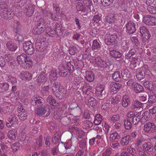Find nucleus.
<instances>
[{
    "label": "nucleus",
    "instance_id": "5701e85b",
    "mask_svg": "<svg viewBox=\"0 0 156 156\" xmlns=\"http://www.w3.org/2000/svg\"><path fill=\"white\" fill-rule=\"evenodd\" d=\"M133 88L134 91L136 93L141 92L144 90V88L142 86L136 82L133 84Z\"/></svg>",
    "mask_w": 156,
    "mask_h": 156
},
{
    "label": "nucleus",
    "instance_id": "9d476101",
    "mask_svg": "<svg viewBox=\"0 0 156 156\" xmlns=\"http://www.w3.org/2000/svg\"><path fill=\"white\" fill-rule=\"evenodd\" d=\"M9 122H7L6 126L8 127H11L18 124V119L16 115H11L7 119Z\"/></svg>",
    "mask_w": 156,
    "mask_h": 156
},
{
    "label": "nucleus",
    "instance_id": "c85d7f7f",
    "mask_svg": "<svg viewBox=\"0 0 156 156\" xmlns=\"http://www.w3.org/2000/svg\"><path fill=\"white\" fill-rule=\"evenodd\" d=\"M121 75L124 80H127L131 76L130 73L127 69H123L121 72Z\"/></svg>",
    "mask_w": 156,
    "mask_h": 156
},
{
    "label": "nucleus",
    "instance_id": "1a4fd4ad",
    "mask_svg": "<svg viewBox=\"0 0 156 156\" xmlns=\"http://www.w3.org/2000/svg\"><path fill=\"white\" fill-rule=\"evenodd\" d=\"M144 130L147 133L154 132L156 131V126L153 122H148L144 125Z\"/></svg>",
    "mask_w": 156,
    "mask_h": 156
},
{
    "label": "nucleus",
    "instance_id": "423d86ee",
    "mask_svg": "<svg viewBox=\"0 0 156 156\" xmlns=\"http://www.w3.org/2000/svg\"><path fill=\"white\" fill-rule=\"evenodd\" d=\"M35 112L38 115H44L45 117L49 115L50 113V108L48 105L45 107H41L36 110Z\"/></svg>",
    "mask_w": 156,
    "mask_h": 156
},
{
    "label": "nucleus",
    "instance_id": "20e7f679",
    "mask_svg": "<svg viewBox=\"0 0 156 156\" xmlns=\"http://www.w3.org/2000/svg\"><path fill=\"white\" fill-rule=\"evenodd\" d=\"M45 23V22L43 19H40L37 27H35L34 28V33L35 34H39L43 33L46 28Z\"/></svg>",
    "mask_w": 156,
    "mask_h": 156
},
{
    "label": "nucleus",
    "instance_id": "2f4dec72",
    "mask_svg": "<svg viewBox=\"0 0 156 156\" xmlns=\"http://www.w3.org/2000/svg\"><path fill=\"white\" fill-rule=\"evenodd\" d=\"M11 28L15 32L17 31L18 29L20 28V25L19 23L17 21H14L12 22L10 24Z\"/></svg>",
    "mask_w": 156,
    "mask_h": 156
},
{
    "label": "nucleus",
    "instance_id": "a18cd8bd",
    "mask_svg": "<svg viewBox=\"0 0 156 156\" xmlns=\"http://www.w3.org/2000/svg\"><path fill=\"white\" fill-rule=\"evenodd\" d=\"M63 112L62 110L61 109L58 110L54 113V118L56 119L60 118L62 117Z\"/></svg>",
    "mask_w": 156,
    "mask_h": 156
},
{
    "label": "nucleus",
    "instance_id": "79ce46f5",
    "mask_svg": "<svg viewBox=\"0 0 156 156\" xmlns=\"http://www.w3.org/2000/svg\"><path fill=\"white\" fill-rule=\"evenodd\" d=\"M102 120V117L100 114L97 115L95 117L94 123L96 125L100 124Z\"/></svg>",
    "mask_w": 156,
    "mask_h": 156
},
{
    "label": "nucleus",
    "instance_id": "6e6d98bb",
    "mask_svg": "<svg viewBox=\"0 0 156 156\" xmlns=\"http://www.w3.org/2000/svg\"><path fill=\"white\" fill-rule=\"evenodd\" d=\"M75 130L76 132V134L80 138L84 134V132L83 130L77 127L75 128Z\"/></svg>",
    "mask_w": 156,
    "mask_h": 156
},
{
    "label": "nucleus",
    "instance_id": "f8f14e48",
    "mask_svg": "<svg viewBox=\"0 0 156 156\" xmlns=\"http://www.w3.org/2000/svg\"><path fill=\"white\" fill-rule=\"evenodd\" d=\"M35 6V5L31 4L27 5L24 10V13L27 16H31L34 14Z\"/></svg>",
    "mask_w": 156,
    "mask_h": 156
},
{
    "label": "nucleus",
    "instance_id": "4468645a",
    "mask_svg": "<svg viewBox=\"0 0 156 156\" xmlns=\"http://www.w3.org/2000/svg\"><path fill=\"white\" fill-rule=\"evenodd\" d=\"M126 31L129 34L133 33L136 30L135 24L133 21H129L126 24Z\"/></svg>",
    "mask_w": 156,
    "mask_h": 156
},
{
    "label": "nucleus",
    "instance_id": "9b49d317",
    "mask_svg": "<svg viewBox=\"0 0 156 156\" xmlns=\"http://www.w3.org/2000/svg\"><path fill=\"white\" fill-rule=\"evenodd\" d=\"M17 112L20 119L21 120H24L27 116V112L22 107L21 104L20 103L17 108Z\"/></svg>",
    "mask_w": 156,
    "mask_h": 156
},
{
    "label": "nucleus",
    "instance_id": "0eeeda50",
    "mask_svg": "<svg viewBox=\"0 0 156 156\" xmlns=\"http://www.w3.org/2000/svg\"><path fill=\"white\" fill-rule=\"evenodd\" d=\"M14 108V106L8 102H5L2 107L0 108V112L2 114L11 112Z\"/></svg>",
    "mask_w": 156,
    "mask_h": 156
},
{
    "label": "nucleus",
    "instance_id": "603ef678",
    "mask_svg": "<svg viewBox=\"0 0 156 156\" xmlns=\"http://www.w3.org/2000/svg\"><path fill=\"white\" fill-rule=\"evenodd\" d=\"M144 86L148 90H152L153 89V87L152 85L150 83V82L149 81L147 80L144 82L143 83Z\"/></svg>",
    "mask_w": 156,
    "mask_h": 156
},
{
    "label": "nucleus",
    "instance_id": "5fc2aeb1",
    "mask_svg": "<svg viewBox=\"0 0 156 156\" xmlns=\"http://www.w3.org/2000/svg\"><path fill=\"white\" fill-rule=\"evenodd\" d=\"M125 127L127 129H129L132 128V124L130 119H127L124 121Z\"/></svg>",
    "mask_w": 156,
    "mask_h": 156
},
{
    "label": "nucleus",
    "instance_id": "a878e982",
    "mask_svg": "<svg viewBox=\"0 0 156 156\" xmlns=\"http://www.w3.org/2000/svg\"><path fill=\"white\" fill-rule=\"evenodd\" d=\"M91 89V87L88 84L84 82L82 87L83 94L85 95L88 94Z\"/></svg>",
    "mask_w": 156,
    "mask_h": 156
},
{
    "label": "nucleus",
    "instance_id": "774afa93",
    "mask_svg": "<svg viewBox=\"0 0 156 156\" xmlns=\"http://www.w3.org/2000/svg\"><path fill=\"white\" fill-rule=\"evenodd\" d=\"M112 148H108L105 151L102 153L103 156H110L112 153Z\"/></svg>",
    "mask_w": 156,
    "mask_h": 156
},
{
    "label": "nucleus",
    "instance_id": "a211bd4d",
    "mask_svg": "<svg viewBox=\"0 0 156 156\" xmlns=\"http://www.w3.org/2000/svg\"><path fill=\"white\" fill-rule=\"evenodd\" d=\"M29 57V56L25 54L22 53L17 57V61L19 64L22 66L24 64V62Z\"/></svg>",
    "mask_w": 156,
    "mask_h": 156
},
{
    "label": "nucleus",
    "instance_id": "dca6fc26",
    "mask_svg": "<svg viewBox=\"0 0 156 156\" xmlns=\"http://www.w3.org/2000/svg\"><path fill=\"white\" fill-rule=\"evenodd\" d=\"M105 86L104 85L98 83L96 87V95L102 98V92L105 89Z\"/></svg>",
    "mask_w": 156,
    "mask_h": 156
},
{
    "label": "nucleus",
    "instance_id": "473e14b6",
    "mask_svg": "<svg viewBox=\"0 0 156 156\" xmlns=\"http://www.w3.org/2000/svg\"><path fill=\"white\" fill-rule=\"evenodd\" d=\"M142 147L143 149L146 151L149 152L151 151L152 150V145L149 142H145L143 144Z\"/></svg>",
    "mask_w": 156,
    "mask_h": 156
},
{
    "label": "nucleus",
    "instance_id": "c03bdc74",
    "mask_svg": "<svg viewBox=\"0 0 156 156\" xmlns=\"http://www.w3.org/2000/svg\"><path fill=\"white\" fill-rule=\"evenodd\" d=\"M136 76L138 80H141L144 77V72L141 70H138L136 73Z\"/></svg>",
    "mask_w": 156,
    "mask_h": 156
},
{
    "label": "nucleus",
    "instance_id": "aec40b11",
    "mask_svg": "<svg viewBox=\"0 0 156 156\" xmlns=\"http://www.w3.org/2000/svg\"><path fill=\"white\" fill-rule=\"evenodd\" d=\"M108 38L105 41V43L108 45H112L117 38V35L116 34H114L108 37Z\"/></svg>",
    "mask_w": 156,
    "mask_h": 156
},
{
    "label": "nucleus",
    "instance_id": "ddd939ff",
    "mask_svg": "<svg viewBox=\"0 0 156 156\" xmlns=\"http://www.w3.org/2000/svg\"><path fill=\"white\" fill-rule=\"evenodd\" d=\"M95 62L97 66L100 68H105L108 66L106 61L102 59L100 57H97L95 58Z\"/></svg>",
    "mask_w": 156,
    "mask_h": 156
},
{
    "label": "nucleus",
    "instance_id": "f704fd0d",
    "mask_svg": "<svg viewBox=\"0 0 156 156\" xmlns=\"http://www.w3.org/2000/svg\"><path fill=\"white\" fill-rule=\"evenodd\" d=\"M47 79V78L46 75L44 74H41L39 76L37 79V82L41 83H44Z\"/></svg>",
    "mask_w": 156,
    "mask_h": 156
},
{
    "label": "nucleus",
    "instance_id": "c9c22d12",
    "mask_svg": "<svg viewBox=\"0 0 156 156\" xmlns=\"http://www.w3.org/2000/svg\"><path fill=\"white\" fill-rule=\"evenodd\" d=\"M57 74L56 70L53 69L51 71L49 74V78L51 81L53 82L57 79Z\"/></svg>",
    "mask_w": 156,
    "mask_h": 156
},
{
    "label": "nucleus",
    "instance_id": "7c9ffc66",
    "mask_svg": "<svg viewBox=\"0 0 156 156\" xmlns=\"http://www.w3.org/2000/svg\"><path fill=\"white\" fill-rule=\"evenodd\" d=\"M131 137L129 135H127L123 137L121 140L120 143L122 146L127 145L131 140Z\"/></svg>",
    "mask_w": 156,
    "mask_h": 156
},
{
    "label": "nucleus",
    "instance_id": "e2e57ef3",
    "mask_svg": "<svg viewBox=\"0 0 156 156\" xmlns=\"http://www.w3.org/2000/svg\"><path fill=\"white\" fill-rule=\"evenodd\" d=\"M142 104L138 101H133V103L132 108L133 109L136 108L141 107L142 106Z\"/></svg>",
    "mask_w": 156,
    "mask_h": 156
},
{
    "label": "nucleus",
    "instance_id": "39448f33",
    "mask_svg": "<svg viewBox=\"0 0 156 156\" xmlns=\"http://www.w3.org/2000/svg\"><path fill=\"white\" fill-rule=\"evenodd\" d=\"M23 47L24 51L28 55H32L35 51L33 44L30 41L25 42L23 44Z\"/></svg>",
    "mask_w": 156,
    "mask_h": 156
},
{
    "label": "nucleus",
    "instance_id": "cd10ccee",
    "mask_svg": "<svg viewBox=\"0 0 156 156\" xmlns=\"http://www.w3.org/2000/svg\"><path fill=\"white\" fill-rule=\"evenodd\" d=\"M7 135L10 139L15 140L17 136V131L14 129L10 130L8 132Z\"/></svg>",
    "mask_w": 156,
    "mask_h": 156
},
{
    "label": "nucleus",
    "instance_id": "de8ad7c7",
    "mask_svg": "<svg viewBox=\"0 0 156 156\" xmlns=\"http://www.w3.org/2000/svg\"><path fill=\"white\" fill-rule=\"evenodd\" d=\"M101 47V44L96 40H94L93 42L92 48L93 50H98Z\"/></svg>",
    "mask_w": 156,
    "mask_h": 156
},
{
    "label": "nucleus",
    "instance_id": "13d9d810",
    "mask_svg": "<svg viewBox=\"0 0 156 156\" xmlns=\"http://www.w3.org/2000/svg\"><path fill=\"white\" fill-rule=\"evenodd\" d=\"M59 85L58 84H54L52 87V90L56 94L60 92Z\"/></svg>",
    "mask_w": 156,
    "mask_h": 156
},
{
    "label": "nucleus",
    "instance_id": "4d7b16f0",
    "mask_svg": "<svg viewBox=\"0 0 156 156\" xmlns=\"http://www.w3.org/2000/svg\"><path fill=\"white\" fill-rule=\"evenodd\" d=\"M49 92V87L48 86L42 87L41 93L43 95H48Z\"/></svg>",
    "mask_w": 156,
    "mask_h": 156
},
{
    "label": "nucleus",
    "instance_id": "69168bd1",
    "mask_svg": "<svg viewBox=\"0 0 156 156\" xmlns=\"http://www.w3.org/2000/svg\"><path fill=\"white\" fill-rule=\"evenodd\" d=\"M148 101L150 103H153L156 101V96L154 94L150 95L148 98Z\"/></svg>",
    "mask_w": 156,
    "mask_h": 156
},
{
    "label": "nucleus",
    "instance_id": "4be33fe9",
    "mask_svg": "<svg viewBox=\"0 0 156 156\" xmlns=\"http://www.w3.org/2000/svg\"><path fill=\"white\" fill-rule=\"evenodd\" d=\"M85 79L89 82L93 81L94 79V73L91 71H86L84 76Z\"/></svg>",
    "mask_w": 156,
    "mask_h": 156
},
{
    "label": "nucleus",
    "instance_id": "f3484780",
    "mask_svg": "<svg viewBox=\"0 0 156 156\" xmlns=\"http://www.w3.org/2000/svg\"><path fill=\"white\" fill-rule=\"evenodd\" d=\"M121 84L115 82H112L109 86V88L111 92L113 93H116L121 87Z\"/></svg>",
    "mask_w": 156,
    "mask_h": 156
},
{
    "label": "nucleus",
    "instance_id": "72a5a7b5",
    "mask_svg": "<svg viewBox=\"0 0 156 156\" xmlns=\"http://www.w3.org/2000/svg\"><path fill=\"white\" fill-rule=\"evenodd\" d=\"M110 53L111 56L115 58H119L122 56L121 53L119 51L115 50H111Z\"/></svg>",
    "mask_w": 156,
    "mask_h": 156
},
{
    "label": "nucleus",
    "instance_id": "4c0bfd02",
    "mask_svg": "<svg viewBox=\"0 0 156 156\" xmlns=\"http://www.w3.org/2000/svg\"><path fill=\"white\" fill-rule=\"evenodd\" d=\"M9 87V85L7 83H0V91L5 92L7 90Z\"/></svg>",
    "mask_w": 156,
    "mask_h": 156
},
{
    "label": "nucleus",
    "instance_id": "49530a36",
    "mask_svg": "<svg viewBox=\"0 0 156 156\" xmlns=\"http://www.w3.org/2000/svg\"><path fill=\"white\" fill-rule=\"evenodd\" d=\"M119 138V135L116 132L112 133L110 134V139L111 141H113L115 140H118Z\"/></svg>",
    "mask_w": 156,
    "mask_h": 156
},
{
    "label": "nucleus",
    "instance_id": "680f3d73",
    "mask_svg": "<svg viewBox=\"0 0 156 156\" xmlns=\"http://www.w3.org/2000/svg\"><path fill=\"white\" fill-rule=\"evenodd\" d=\"M147 9L151 14H155L156 13V9L153 6H151L150 5L147 6Z\"/></svg>",
    "mask_w": 156,
    "mask_h": 156
},
{
    "label": "nucleus",
    "instance_id": "052dcab7",
    "mask_svg": "<svg viewBox=\"0 0 156 156\" xmlns=\"http://www.w3.org/2000/svg\"><path fill=\"white\" fill-rule=\"evenodd\" d=\"M112 77L113 79L115 81L119 80L120 79L119 73L118 71L115 72L113 73Z\"/></svg>",
    "mask_w": 156,
    "mask_h": 156
},
{
    "label": "nucleus",
    "instance_id": "ea45409f",
    "mask_svg": "<svg viewBox=\"0 0 156 156\" xmlns=\"http://www.w3.org/2000/svg\"><path fill=\"white\" fill-rule=\"evenodd\" d=\"M129 100L128 97L126 95L123 96L122 101V105L124 107H126L129 104Z\"/></svg>",
    "mask_w": 156,
    "mask_h": 156
},
{
    "label": "nucleus",
    "instance_id": "864d4df0",
    "mask_svg": "<svg viewBox=\"0 0 156 156\" xmlns=\"http://www.w3.org/2000/svg\"><path fill=\"white\" fill-rule=\"evenodd\" d=\"M88 103L90 107H93L96 105V100L93 98L90 97L88 99Z\"/></svg>",
    "mask_w": 156,
    "mask_h": 156
},
{
    "label": "nucleus",
    "instance_id": "8fccbe9b",
    "mask_svg": "<svg viewBox=\"0 0 156 156\" xmlns=\"http://www.w3.org/2000/svg\"><path fill=\"white\" fill-rule=\"evenodd\" d=\"M80 49L79 47L77 45L73 46L69 50V53L71 55H74L75 53L78 51Z\"/></svg>",
    "mask_w": 156,
    "mask_h": 156
},
{
    "label": "nucleus",
    "instance_id": "0e129e2a",
    "mask_svg": "<svg viewBox=\"0 0 156 156\" xmlns=\"http://www.w3.org/2000/svg\"><path fill=\"white\" fill-rule=\"evenodd\" d=\"M106 21L109 23H112L114 21V18L112 15H108L106 17L105 19Z\"/></svg>",
    "mask_w": 156,
    "mask_h": 156
},
{
    "label": "nucleus",
    "instance_id": "bf43d9fd",
    "mask_svg": "<svg viewBox=\"0 0 156 156\" xmlns=\"http://www.w3.org/2000/svg\"><path fill=\"white\" fill-rule=\"evenodd\" d=\"M101 3L105 6H108L112 4L114 0H101Z\"/></svg>",
    "mask_w": 156,
    "mask_h": 156
},
{
    "label": "nucleus",
    "instance_id": "6ab92c4d",
    "mask_svg": "<svg viewBox=\"0 0 156 156\" xmlns=\"http://www.w3.org/2000/svg\"><path fill=\"white\" fill-rule=\"evenodd\" d=\"M120 98V96L119 95L113 96L111 97L107 100V103L116 105L118 103Z\"/></svg>",
    "mask_w": 156,
    "mask_h": 156
},
{
    "label": "nucleus",
    "instance_id": "393cba45",
    "mask_svg": "<svg viewBox=\"0 0 156 156\" xmlns=\"http://www.w3.org/2000/svg\"><path fill=\"white\" fill-rule=\"evenodd\" d=\"M24 64L23 65H22L21 66L27 69H30L31 68L32 66L33 61L29 57V58H27V60H26Z\"/></svg>",
    "mask_w": 156,
    "mask_h": 156
},
{
    "label": "nucleus",
    "instance_id": "338daca9",
    "mask_svg": "<svg viewBox=\"0 0 156 156\" xmlns=\"http://www.w3.org/2000/svg\"><path fill=\"white\" fill-rule=\"evenodd\" d=\"M79 146L82 149H84L86 147V142L85 140L83 139L79 142Z\"/></svg>",
    "mask_w": 156,
    "mask_h": 156
},
{
    "label": "nucleus",
    "instance_id": "09e8293b",
    "mask_svg": "<svg viewBox=\"0 0 156 156\" xmlns=\"http://www.w3.org/2000/svg\"><path fill=\"white\" fill-rule=\"evenodd\" d=\"M21 147V145L19 142H16L11 146V148L13 151H16Z\"/></svg>",
    "mask_w": 156,
    "mask_h": 156
},
{
    "label": "nucleus",
    "instance_id": "3c124183",
    "mask_svg": "<svg viewBox=\"0 0 156 156\" xmlns=\"http://www.w3.org/2000/svg\"><path fill=\"white\" fill-rule=\"evenodd\" d=\"M7 80L9 82L12 83V84H15L17 82V79L16 77L11 75L8 76Z\"/></svg>",
    "mask_w": 156,
    "mask_h": 156
},
{
    "label": "nucleus",
    "instance_id": "37998d69",
    "mask_svg": "<svg viewBox=\"0 0 156 156\" xmlns=\"http://www.w3.org/2000/svg\"><path fill=\"white\" fill-rule=\"evenodd\" d=\"M59 75L62 76H65L67 75V72L66 71L64 66H62L59 67Z\"/></svg>",
    "mask_w": 156,
    "mask_h": 156
},
{
    "label": "nucleus",
    "instance_id": "bb28decb",
    "mask_svg": "<svg viewBox=\"0 0 156 156\" xmlns=\"http://www.w3.org/2000/svg\"><path fill=\"white\" fill-rule=\"evenodd\" d=\"M6 46L9 50L11 51H15L17 48V45L11 41L8 42Z\"/></svg>",
    "mask_w": 156,
    "mask_h": 156
},
{
    "label": "nucleus",
    "instance_id": "b1692460",
    "mask_svg": "<svg viewBox=\"0 0 156 156\" xmlns=\"http://www.w3.org/2000/svg\"><path fill=\"white\" fill-rule=\"evenodd\" d=\"M20 77L22 80H29L31 78L32 75L31 74L28 72L23 71L21 73Z\"/></svg>",
    "mask_w": 156,
    "mask_h": 156
},
{
    "label": "nucleus",
    "instance_id": "2eb2a0df",
    "mask_svg": "<svg viewBox=\"0 0 156 156\" xmlns=\"http://www.w3.org/2000/svg\"><path fill=\"white\" fill-rule=\"evenodd\" d=\"M31 100V104L33 105L40 104L44 102V100L42 98L37 95H35L32 97Z\"/></svg>",
    "mask_w": 156,
    "mask_h": 156
},
{
    "label": "nucleus",
    "instance_id": "6e6552de",
    "mask_svg": "<svg viewBox=\"0 0 156 156\" xmlns=\"http://www.w3.org/2000/svg\"><path fill=\"white\" fill-rule=\"evenodd\" d=\"M143 22L147 25H156V17L150 15L145 16L143 18Z\"/></svg>",
    "mask_w": 156,
    "mask_h": 156
},
{
    "label": "nucleus",
    "instance_id": "7ed1b4c3",
    "mask_svg": "<svg viewBox=\"0 0 156 156\" xmlns=\"http://www.w3.org/2000/svg\"><path fill=\"white\" fill-rule=\"evenodd\" d=\"M62 26L60 24H57L55 26V30L52 29L51 27H47L46 33L49 36L53 37L56 34L59 35L62 34Z\"/></svg>",
    "mask_w": 156,
    "mask_h": 156
},
{
    "label": "nucleus",
    "instance_id": "58836bf2",
    "mask_svg": "<svg viewBox=\"0 0 156 156\" xmlns=\"http://www.w3.org/2000/svg\"><path fill=\"white\" fill-rule=\"evenodd\" d=\"M131 40L133 44L134 45V48L137 49L140 45V43L138 38L136 37H132L131 38Z\"/></svg>",
    "mask_w": 156,
    "mask_h": 156
},
{
    "label": "nucleus",
    "instance_id": "f257e3e1",
    "mask_svg": "<svg viewBox=\"0 0 156 156\" xmlns=\"http://www.w3.org/2000/svg\"><path fill=\"white\" fill-rule=\"evenodd\" d=\"M4 1V0H0V15L6 20H10L13 17V14L10 8H8L5 4H1Z\"/></svg>",
    "mask_w": 156,
    "mask_h": 156
},
{
    "label": "nucleus",
    "instance_id": "e433bc0d",
    "mask_svg": "<svg viewBox=\"0 0 156 156\" xmlns=\"http://www.w3.org/2000/svg\"><path fill=\"white\" fill-rule=\"evenodd\" d=\"M141 112H140L133 117L132 119V123L134 125L137 124L140 120Z\"/></svg>",
    "mask_w": 156,
    "mask_h": 156
},
{
    "label": "nucleus",
    "instance_id": "c756f323",
    "mask_svg": "<svg viewBox=\"0 0 156 156\" xmlns=\"http://www.w3.org/2000/svg\"><path fill=\"white\" fill-rule=\"evenodd\" d=\"M142 117L140 119L141 122L144 123L150 119V115L148 112L146 111L143 113L142 115Z\"/></svg>",
    "mask_w": 156,
    "mask_h": 156
},
{
    "label": "nucleus",
    "instance_id": "a19ab883",
    "mask_svg": "<svg viewBox=\"0 0 156 156\" xmlns=\"http://www.w3.org/2000/svg\"><path fill=\"white\" fill-rule=\"evenodd\" d=\"M101 17L99 15H97L94 16L92 22L95 26H98L99 22L100 21Z\"/></svg>",
    "mask_w": 156,
    "mask_h": 156
},
{
    "label": "nucleus",
    "instance_id": "412c9836",
    "mask_svg": "<svg viewBox=\"0 0 156 156\" xmlns=\"http://www.w3.org/2000/svg\"><path fill=\"white\" fill-rule=\"evenodd\" d=\"M140 32L141 34L144 37H147L148 39L151 36V34L148 30L145 27H141L140 28Z\"/></svg>",
    "mask_w": 156,
    "mask_h": 156
},
{
    "label": "nucleus",
    "instance_id": "f03ea898",
    "mask_svg": "<svg viewBox=\"0 0 156 156\" xmlns=\"http://www.w3.org/2000/svg\"><path fill=\"white\" fill-rule=\"evenodd\" d=\"M83 0V4L79 2L76 5V8L78 11L85 12L93 9V5L91 0Z\"/></svg>",
    "mask_w": 156,
    "mask_h": 156
}]
</instances>
